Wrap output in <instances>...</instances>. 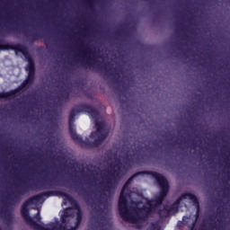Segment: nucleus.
<instances>
[{
  "mask_svg": "<svg viewBox=\"0 0 230 230\" xmlns=\"http://www.w3.org/2000/svg\"><path fill=\"white\" fill-rule=\"evenodd\" d=\"M132 163H134V158H120L119 160H116L115 164L110 166L107 175L102 176L103 182L108 186L116 184L118 179L127 172V169Z\"/></svg>",
  "mask_w": 230,
  "mask_h": 230,
  "instance_id": "3",
  "label": "nucleus"
},
{
  "mask_svg": "<svg viewBox=\"0 0 230 230\" xmlns=\"http://www.w3.org/2000/svg\"><path fill=\"white\" fill-rule=\"evenodd\" d=\"M198 211H199V207H198Z\"/></svg>",
  "mask_w": 230,
  "mask_h": 230,
  "instance_id": "11",
  "label": "nucleus"
},
{
  "mask_svg": "<svg viewBox=\"0 0 230 230\" xmlns=\"http://www.w3.org/2000/svg\"><path fill=\"white\" fill-rule=\"evenodd\" d=\"M88 109H89V110H88V112H90V113H91V112H94V109H93V108L89 107Z\"/></svg>",
  "mask_w": 230,
  "mask_h": 230,
  "instance_id": "8",
  "label": "nucleus"
},
{
  "mask_svg": "<svg viewBox=\"0 0 230 230\" xmlns=\"http://www.w3.org/2000/svg\"><path fill=\"white\" fill-rule=\"evenodd\" d=\"M150 230H161V226H159V223L154 224L151 226Z\"/></svg>",
  "mask_w": 230,
  "mask_h": 230,
  "instance_id": "7",
  "label": "nucleus"
},
{
  "mask_svg": "<svg viewBox=\"0 0 230 230\" xmlns=\"http://www.w3.org/2000/svg\"><path fill=\"white\" fill-rule=\"evenodd\" d=\"M95 127L97 128L96 133H92L90 137V141L88 142L91 146L94 145H100L107 137L105 134V129H103V122H96Z\"/></svg>",
  "mask_w": 230,
  "mask_h": 230,
  "instance_id": "4",
  "label": "nucleus"
},
{
  "mask_svg": "<svg viewBox=\"0 0 230 230\" xmlns=\"http://www.w3.org/2000/svg\"><path fill=\"white\" fill-rule=\"evenodd\" d=\"M73 123H75V114L72 113L69 119V130H70L71 137L72 139H74V141H75V143L80 144L82 143V137L76 134V129H75V126L73 125Z\"/></svg>",
  "mask_w": 230,
  "mask_h": 230,
  "instance_id": "5",
  "label": "nucleus"
},
{
  "mask_svg": "<svg viewBox=\"0 0 230 230\" xmlns=\"http://www.w3.org/2000/svg\"><path fill=\"white\" fill-rule=\"evenodd\" d=\"M137 175H141V172L135 174L126 182L119 199V210L120 217L125 220V222L134 224L137 229L141 228V224L145 222L146 215H150V213H155V211H157L160 217H169V215H174V213L177 212L179 206H186L190 200H192L194 204H199L195 195L185 193L172 206V208H164V209L160 210L159 208H161V204L163 200H164V197L168 195V181H166L163 175L157 172H153V177L156 179L161 188L160 195L151 201L145 199V202L146 203L144 207L141 203L136 202H132L130 206L128 205V199H131L132 195L127 193V191H128V186L130 182H132V179H135Z\"/></svg>",
  "mask_w": 230,
  "mask_h": 230,
  "instance_id": "1",
  "label": "nucleus"
},
{
  "mask_svg": "<svg viewBox=\"0 0 230 230\" xmlns=\"http://www.w3.org/2000/svg\"><path fill=\"white\" fill-rule=\"evenodd\" d=\"M26 71L29 73V77L25 81V84H30V82L33 81V75L35 73V65L33 64V61L31 59H29V64L26 66Z\"/></svg>",
  "mask_w": 230,
  "mask_h": 230,
  "instance_id": "6",
  "label": "nucleus"
},
{
  "mask_svg": "<svg viewBox=\"0 0 230 230\" xmlns=\"http://www.w3.org/2000/svg\"><path fill=\"white\" fill-rule=\"evenodd\" d=\"M6 94H4V93H0V98H6Z\"/></svg>",
  "mask_w": 230,
  "mask_h": 230,
  "instance_id": "9",
  "label": "nucleus"
},
{
  "mask_svg": "<svg viewBox=\"0 0 230 230\" xmlns=\"http://www.w3.org/2000/svg\"><path fill=\"white\" fill-rule=\"evenodd\" d=\"M40 212L38 210V213H37V215H38V217H36V219H37V222H39L40 220V217H39V214H40Z\"/></svg>",
  "mask_w": 230,
  "mask_h": 230,
  "instance_id": "10",
  "label": "nucleus"
},
{
  "mask_svg": "<svg viewBox=\"0 0 230 230\" xmlns=\"http://www.w3.org/2000/svg\"><path fill=\"white\" fill-rule=\"evenodd\" d=\"M42 200V196H35L34 198L27 200L22 207V217L24 218L25 222L34 227L36 230H76L82 222V211L80 207L76 206L75 209L70 208L65 210L63 216L61 217L62 225L60 224H51L47 226H41L33 221L30 217L28 211L30 209H37L39 204Z\"/></svg>",
  "mask_w": 230,
  "mask_h": 230,
  "instance_id": "2",
  "label": "nucleus"
}]
</instances>
